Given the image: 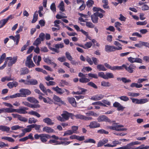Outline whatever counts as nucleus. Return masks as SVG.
Instances as JSON below:
<instances>
[{
	"label": "nucleus",
	"instance_id": "a878e982",
	"mask_svg": "<svg viewBox=\"0 0 149 149\" xmlns=\"http://www.w3.org/2000/svg\"><path fill=\"white\" fill-rule=\"evenodd\" d=\"M38 12L36 11L35 12L33 16V18L31 21V23H35L37 20L38 17Z\"/></svg>",
	"mask_w": 149,
	"mask_h": 149
},
{
	"label": "nucleus",
	"instance_id": "09e8293b",
	"mask_svg": "<svg viewBox=\"0 0 149 149\" xmlns=\"http://www.w3.org/2000/svg\"><path fill=\"white\" fill-rule=\"evenodd\" d=\"M41 41L40 38H38L34 42L33 45L38 46V45L41 43Z\"/></svg>",
	"mask_w": 149,
	"mask_h": 149
},
{
	"label": "nucleus",
	"instance_id": "f704fd0d",
	"mask_svg": "<svg viewBox=\"0 0 149 149\" xmlns=\"http://www.w3.org/2000/svg\"><path fill=\"white\" fill-rule=\"evenodd\" d=\"M28 114L36 116L38 118H39L40 117V115L37 112L34 111H29L28 113Z\"/></svg>",
	"mask_w": 149,
	"mask_h": 149
},
{
	"label": "nucleus",
	"instance_id": "393cba45",
	"mask_svg": "<svg viewBox=\"0 0 149 149\" xmlns=\"http://www.w3.org/2000/svg\"><path fill=\"white\" fill-rule=\"evenodd\" d=\"M9 127L4 125H0V130L3 131L8 132L10 130Z\"/></svg>",
	"mask_w": 149,
	"mask_h": 149
},
{
	"label": "nucleus",
	"instance_id": "9d476101",
	"mask_svg": "<svg viewBox=\"0 0 149 149\" xmlns=\"http://www.w3.org/2000/svg\"><path fill=\"white\" fill-rule=\"evenodd\" d=\"M51 138V136L49 134H41L40 140L43 143L46 142L48 139Z\"/></svg>",
	"mask_w": 149,
	"mask_h": 149
},
{
	"label": "nucleus",
	"instance_id": "473e14b6",
	"mask_svg": "<svg viewBox=\"0 0 149 149\" xmlns=\"http://www.w3.org/2000/svg\"><path fill=\"white\" fill-rule=\"evenodd\" d=\"M85 143H90L93 144H95L96 141L93 139L88 138L86 139L84 141Z\"/></svg>",
	"mask_w": 149,
	"mask_h": 149
},
{
	"label": "nucleus",
	"instance_id": "de8ad7c7",
	"mask_svg": "<svg viewBox=\"0 0 149 149\" xmlns=\"http://www.w3.org/2000/svg\"><path fill=\"white\" fill-rule=\"evenodd\" d=\"M78 126H73L71 128L72 129V131L73 133H77L78 132L77 131L78 129Z\"/></svg>",
	"mask_w": 149,
	"mask_h": 149
},
{
	"label": "nucleus",
	"instance_id": "bb28decb",
	"mask_svg": "<svg viewBox=\"0 0 149 149\" xmlns=\"http://www.w3.org/2000/svg\"><path fill=\"white\" fill-rule=\"evenodd\" d=\"M31 127V125H28L27 126V128H25L24 129L22 130V131L23 132H24L25 133L29 132L31 130V129H32Z\"/></svg>",
	"mask_w": 149,
	"mask_h": 149
},
{
	"label": "nucleus",
	"instance_id": "ddd939ff",
	"mask_svg": "<svg viewBox=\"0 0 149 149\" xmlns=\"http://www.w3.org/2000/svg\"><path fill=\"white\" fill-rule=\"evenodd\" d=\"M88 126L91 128H94L99 127L100 126V124L96 121H93L90 123Z\"/></svg>",
	"mask_w": 149,
	"mask_h": 149
},
{
	"label": "nucleus",
	"instance_id": "4c0bfd02",
	"mask_svg": "<svg viewBox=\"0 0 149 149\" xmlns=\"http://www.w3.org/2000/svg\"><path fill=\"white\" fill-rule=\"evenodd\" d=\"M110 69L112 70H122V67L121 66H111Z\"/></svg>",
	"mask_w": 149,
	"mask_h": 149
},
{
	"label": "nucleus",
	"instance_id": "423d86ee",
	"mask_svg": "<svg viewBox=\"0 0 149 149\" xmlns=\"http://www.w3.org/2000/svg\"><path fill=\"white\" fill-rule=\"evenodd\" d=\"M20 97H26V95H29L31 94V92L28 89H21L19 90Z\"/></svg>",
	"mask_w": 149,
	"mask_h": 149
},
{
	"label": "nucleus",
	"instance_id": "f03ea898",
	"mask_svg": "<svg viewBox=\"0 0 149 149\" xmlns=\"http://www.w3.org/2000/svg\"><path fill=\"white\" fill-rule=\"evenodd\" d=\"M123 127L122 125H118L117 123H115L111 126H108L107 128L113 130H115L118 131H125L127 130L126 128H121Z\"/></svg>",
	"mask_w": 149,
	"mask_h": 149
},
{
	"label": "nucleus",
	"instance_id": "0e129e2a",
	"mask_svg": "<svg viewBox=\"0 0 149 149\" xmlns=\"http://www.w3.org/2000/svg\"><path fill=\"white\" fill-rule=\"evenodd\" d=\"M97 133L100 134H108L109 132L103 129H101L97 131Z\"/></svg>",
	"mask_w": 149,
	"mask_h": 149
},
{
	"label": "nucleus",
	"instance_id": "aec40b11",
	"mask_svg": "<svg viewBox=\"0 0 149 149\" xmlns=\"http://www.w3.org/2000/svg\"><path fill=\"white\" fill-rule=\"evenodd\" d=\"M43 131L49 133L54 132L53 129L47 126L44 127L43 128Z\"/></svg>",
	"mask_w": 149,
	"mask_h": 149
},
{
	"label": "nucleus",
	"instance_id": "3c124183",
	"mask_svg": "<svg viewBox=\"0 0 149 149\" xmlns=\"http://www.w3.org/2000/svg\"><path fill=\"white\" fill-rule=\"evenodd\" d=\"M18 119L21 121L24 122H27L28 121V119L27 118L22 117L20 115L19 116Z\"/></svg>",
	"mask_w": 149,
	"mask_h": 149
},
{
	"label": "nucleus",
	"instance_id": "338daca9",
	"mask_svg": "<svg viewBox=\"0 0 149 149\" xmlns=\"http://www.w3.org/2000/svg\"><path fill=\"white\" fill-rule=\"evenodd\" d=\"M128 95L130 96L134 97L138 96L139 94V93L129 92L128 93Z\"/></svg>",
	"mask_w": 149,
	"mask_h": 149
},
{
	"label": "nucleus",
	"instance_id": "37998d69",
	"mask_svg": "<svg viewBox=\"0 0 149 149\" xmlns=\"http://www.w3.org/2000/svg\"><path fill=\"white\" fill-rule=\"evenodd\" d=\"M39 88L44 93H47L46 89L43 84L40 83V84Z\"/></svg>",
	"mask_w": 149,
	"mask_h": 149
},
{
	"label": "nucleus",
	"instance_id": "b1692460",
	"mask_svg": "<svg viewBox=\"0 0 149 149\" xmlns=\"http://www.w3.org/2000/svg\"><path fill=\"white\" fill-rule=\"evenodd\" d=\"M91 19L93 23H97L98 22V17L97 16L95 15V13L93 15L91 16Z\"/></svg>",
	"mask_w": 149,
	"mask_h": 149
},
{
	"label": "nucleus",
	"instance_id": "ea45409f",
	"mask_svg": "<svg viewBox=\"0 0 149 149\" xmlns=\"http://www.w3.org/2000/svg\"><path fill=\"white\" fill-rule=\"evenodd\" d=\"M58 7L59 8L60 10L62 11H64L65 10L64 8V3L63 1H61L60 3L58 6Z\"/></svg>",
	"mask_w": 149,
	"mask_h": 149
},
{
	"label": "nucleus",
	"instance_id": "f8f14e48",
	"mask_svg": "<svg viewBox=\"0 0 149 149\" xmlns=\"http://www.w3.org/2000/svg\"><path fill=\"white\" fill-rule=\"evenodd\" d=\"M104 97V95L100 94L96 95L92 97L91 99L92 100L94 101L99 100L103 99Z\"/></svg>",
	"mask_w": 149,
	"mask_h": 149
},
{
	"label": "nucleus",
	"instance_id": "4be33fe9",
	"mask_svg": "<svg viewBox=\"0 0 149 149\" xmlns=\"http://www.w3.org/2000/svg\"><path fill=\"white\" fill-rule=\"evenodd\" d=\"M18 85V83L16 81L9 82L7 86L10 88H12L13 87H16Z\"/></svg>",
	"mask_w": 149,
	"mask_h": 149
},
{
	"label": "nucleus",
	"instance_id": "5fc2aeb1",
	"mask_svg": "<svg viewBox=\"0 0 149 149\" xmlns=\"http://www.w3.org/2000/svg\"><path fill=\"white\" fill-rule=\"evenodd\" d=\"M65 56L67 59L69 61L72 60V59H73V58L70 55V54L68 52H67L65 53Z\"/></svg>",
	"mask_w": 149,
	"mask_h": 149
},
{
	"label": "nucleus",
	"instance_id": "c85d7f7f",
	"mask_svg": "<svg viewBox=\"0 0 149 149\" xmlns=\"http://www.w3.org/2000/svg\"><path fill=\"white\" fill-rule=\"evenodd\" d=\"M86 77H83L79 79V81L80 82L82 83H86L90 81V80L86 78Z\"/></svg>",
	"mask_w": 149,
	"mask_h": 149
},
{
	"label": "nucleus",
	"instance_id": "39448f33",
	"mask_svg": "<svg viewBox=\"0 0 149 149\" xmlns=\"http://www.w3.org/2000/svg\"><path fill=\"white\" fill-rule=\"evenodd\" d=\"M131 99L133 103L137 104H143L147 102L148 101V99L146 98L140 99L137 98H131Z\"/></svg>",
	"mask_w": 149,
	"mask_h": 149
},
{
	"label": "nucleus",
	"instance_id": "052dcab7",
	"mask_svg": "<svg viewBox=\"0 0 149 149\" xmlns=\"http://www.w3.org/2000/svg\"><path fill=\"white\" fill-rule=\"evenodd\" d=\"M37 121V120L35 119V118H29V119L28 122L29 124H32V123H35Z\"/></svg>",
	"mask_w": 149,
	"mask_h": 149
},
{
	"label": "nucleus",
	"instance_id": "c9c22d12",
	"mask_svg": "<svg viewBox=\"0 0 149 149\" xmlns=\"http://www.w3.org/2000/svg\"><path fill=\"white\" fill-rule=\"evenodd\" d=\"M53 99L55 101L58 102H60L62 104H64V102L61 100V98L57 96L54 95L53 97Z\"/></svg>",
	"mask_w": 149,
	"mask_h": 149
},
{
	"label": "nucleus",
	"instance_id": "774afa93",
	"mask_svg": "<svg viewBox=\"0 0 149 149\" xmlns=\"http://www.w3.org/2000/svg\"><path fill=\"white\" fill-rule=\"evenodd\" d=\"M88 75L89 77H90L93 78L97 79L98 78L97 74H95L89 73L88 74Z\"/></svg>",
	"mask_w": 149,
	"mask_h": 149
},
{
	"label": "nucleus",
	"instance_id": "c03bdc74",
	"mask_svg": "<svg viewBox=\"0 0 149 149\" xmlns=\"http://www.w3.org/2000/svg\"><path fill=\"white\" fill-rule=\"evenodd\" d=\"M122 24L119 22H117L115 23V26L117 29L119 31H121V29L119 27L121 26Z\"/></svg>",
	"mask_w": 149,
	"mask_h": 149
},
{
	"label": "nucleus",
	"instance_id": "1a4fd4ad",
	"mask_svg": "<svg viewBox=\"0 0 149 149\" xmlns=\"http://www.w3.org/2000/svg\"><path fill=\"white\" fill-rule=\"evenodd\" d=\"M127 59L128 61L132 63L135 62L141 63L142 62V60L139 58H134L130 57L127 58Z\"/></svg>",
	"mask_w": 149,
	"mask_h": 149
},
{
	"label": "nucleus",
	"instance_id": "cd10ccee",
	"mask_svg": "<svg viewBox=\"0 0 149 149\" xmlns=\"http://www.w3.org/2000/svg\"><path fill=\"white\" fill-rule=\"evenodd\" d=\"M25 64L29 68L34 67L35 66V65L33 63L32 60L30 61L26 62Z\"/></svg>",
	"mask_w": 149,
	"mask_h": 149
},
{
	"label": "nucleus",
	"instance_id": "69168bd1",
	"mask_svg": "<svg viewBox=\"0 0 149 149\" xmlns=\"http://www.w3.org/2000/svg\"><path fill=\"white\" fill-rule=\"evenodd\" d=\"M30 85H35L37 84L38 83V81L35 79H30Z\"/></svg>",
	"mask_w": 149,
	"mask_h": 149
},
{
	"label": "nucleus",
	"instance_id": "e433bc0d",
	"mask_svg": "<svg viewBox=\"0 0 149 149\" xmlns=\"http://www.w3.org/2000/svg\"><path fill=\"white\" fill-rule=\"evenodd\" d=\"M48 143H54L55 145H60L61 144V142H59L56 140L51 139L49 141Z\"/></svg>",
	"mask_w": 149,
	"mask_h": 149
},
{
	"label": "nucleus",
	"instance_id": "603ef678",
	"mask_svg": "<svg viewBox=\"0 0 149 149\" xmlns=\"http://www.w3.org/2000/svg\"><path fill=\"white\" fill-rule=\"evenodd\" d=\"M86 60L90 65H92L93 64V62L91 58L88 56H87L86 57Z\"/></svg>",
	"mask_w": 149,
	"mask_h": 149
},
{
	"label": "nucleus",
	"instance_id": "680f3d73",
	"mask_svg": "<svg viewBox=\"0 0 149 149\" xmlns=\"http://www.w3.org/2000/svg\"><path fill=\"white\" fill-rule=\"evenodd\" d=\"M21 128H23V127H22L18 125L13 126L11 127L12 130H16Z\"/></svg>",
	"mask_w": 149,
	"mask_h": 149
},
{
	"label": "nucleus",
	"instance_id": "e2e57ef3",
	"mask_svg": "<svg viewBox=\"0 0 149 149\" xmlns=\"http://www.w3.org/2000/svg\"><path fill=\"white\" fill-rule=\"evenodd\" d=\"M56 5L54 3H53L50 6V9L54 12L56 11Z\"/></svg>",
	"mask_w": 149,
	"mask_h": 149
},
{
	"label": "nucleus",
	"instance_id": "5701e85b",
	"mask_svg": "<svg viewBox=\"0 0 149 149\" xmlns=\"http://www.w3.org/2000/svg\"><path fill=\"white\" fill-rule=\"evenodd\" d=\"M27 100L31 103L37 104L39 103V102L35 98L33 97H29L27 98Z\"/></svg>",
	"mask_w": 149,
	"mask_h": 149
},
{
	"label": "nucleus",
	"instance_id": "4468645a",
	"mask_svg": "<svg viewBox=\"0 0 149 149\" xmlns=\"http://www.w3.org/2000/svg\"><path fill=\"white\" fill-rule=\"evenodd\" d=\"M113 106L117 108V110L118 111H123L125 107H123L120 103L118 102H115L113 104Z\"/></svg>",
	"mask_w": 149,
	"mask_h": 149
},
{
	"label": "nucleus",
	"instance_id": "f3484780",
	"mask_svg": "<svg viewBox=\"0 0 149 149\" xmlns=\"http://www.w3.org/2000/svg\"><path fill=\"white\" fill-rule=\"evenodd\" d=\"M72 114V113H69L68 112L65 111L63 113L61 114V116L64 118V120H68V119L69 117Z\"/></svg>",
	"mask_w": 149,
	"mask_h": 149
},
{
	"label": "nucleus",
	"instance_id": "7ed1b4c3",
	"mask_svg": "<svg viewBox=\"0 0 149 149\" xmlns=\"http://www.w3.org/2000/svg\"><path fill=\"white\" fill-rule=\"evenodd\" d=\"M122 49L121 47H117L114 46L106 45L105 46V50L107 52H114L116 50H121Z\"/></svg>",
	"mask_w": 149,
	"mask_h": 149
},
{
	"label": "nucleus",
	"instance_id": "72a5a7b5",
	"mask_svg": "<svg viewBox=\"0 0 149 149\" xmlns=\"http://www.w3.org/2000/svg\"><path fill=\"white\" fill-rule=\"evenodd\" d=\"M97 68L99 71H105L107 70L104 66L102 64H99L97 66Z\"/></svg>",
	"mask_w": 149,
	"mask_h": 149
},
{
	"label": "nucleus",
	"instance_id": "bf43d9fd",
	"mask_svg": "<svg viewBox=\"0 0 149 149\" xmlns=\"http://www.w3.org/2000/svg\"><path fill=\"white\" fill-rule=\"evenodd\" d=\"M116 149H131V148L130 147L129 143H128L125 146L117 148Z\"/></svg>",
	"mask_w": 149,
	"mask_h": 149
},
{
	"label": "nucleus",
	"instance_id": "f257e3e1",
	"mask_svg": "<svg viewBox=\"0 0 149 149\" xmlns=\"http://www.w3.org/2000/svg\"><path fill=\"white\" fill-rule=\"evenodd\" d=\"M140 143L138 141H136L131 142L129 143L131 149H148L149 148V146H145V145L143 144L141 145L138 147L135 148H133L132 146L134 145H136L140 144Z\"/></svg>",
	"mask_w": 149,
	"mask_h": 149
},
{
	"label": "nucleus",
	"instance_id": "864d4df0",
	"mask_svg": "<svg viewBox=\"0 0 149 149\" xmlns=\"http://www.w3.org/2000/svg\"><path fill=\"white\" fill-rule=\"evenodd\" d=\"M31 125L32 128H34L36 130H40L41 126L40 125H37L36 124H33Z\"/></svg>",
	"mask_w": 149,
	"mask_h": 149
},
{
	"label": "nucleus",
	"instance_id": "412c9836",
	"mask_svg": "<svg viewBox=\"0 0 149 149\" xmlns=\"http://www.w3.org/2000/svg\"><path fill=\"white\" fill-rule=\"evenodd\" d=\"M44 122L47 124L48 125H52L54 124L51 119L49 118H46L43 119Z\"/></svg>",
	"mask_w": 149,
	"mask_h": 149
},
{
	"label": "nucleus",
	"instance_id": "49530a36",
	"mask_svg": "<svg viewBox=\"0 0 149 149\" xmlns=\"http://www.w3.org/2000/svg\"><path fill=\"white\" fill-rule=\"evenodd\" d=\"M6 19H3L0 21V28L2 27L7 22Z\"/></svg>",
	"mask_w": 149,
	"mask_h": 149
},
{
	"label": "nucleus",
	"instance_id": "13d9d810",
	"mask_svg": "<svg viewBox=\"0 0 149 149\" xmlns=\"http://www.w3.org/2000/svg\"><path fill=\"white\" fill-rule=\"evenodd\" d=\"M119 98L121 100L125 102L128 101L129 100V98L125 96H121Z\"/></svg>",
	"mask_w": 149,
	"mask_h": 149
},
{
	"label": "nucleus",
	"instance_id": "6e6552de",
	"mask_svg": "<svg viewBox=\"0 0 149 149\" xmlns=\"http://www.w3.org/2000/svg\"><path fill=\"white\" fill-rule=\"evenodd\" d=\"M17 60V57H15L13 58L12 57H7L6 58V60L7 62L8 61V66L10 67L13 64L15 63L16 61Z\"/></svg>",
	"mask_w": 149,
	"mask_h": 149
},
{
	"label": "nucleus",
	"instance_id": "a19ab883",
	"mask_svg": "<svg viewBox=\"0 0 149 149\" xmlns=\"http://www.w3.org/2000/svg\"><path fill=\"white\" fill-rule=\"evenodd\" d=\"M105 79H107L109 78H113L114 77V76L112 73L107 72L106 74Z\"/></svg>",
	"mask_w": 149,
	"mask_h": 149
},
{
	"label": "nucleus",
	"instance_id": "2eb2a0df",
	"mask_svg": "<svg viewBox=\"0 0 149 149\" xmlns=\"http://www.w3.org/2000/svg\"><path fill=\"white\" fill-rule=\"evenodd\" d=\"M28 109V108L24 107L22 108L16 109V112L20 114H25L27 113V112L26 111V110Z\"/></svg>",
	"mask_w": 149,
	"mask_h": 149
},
{
	"label": "nucleus",
	"instance_id": "a18cd8bd",
	"mask_svg": "<svg viewBox=\"0 0 149 149\" xmlns=\"http://www.w3.org/2000/svg\"><path fill=\"white\" fill-rule=\"evenodd\" d=\"M101 85L104 87H109L111 86V84L108 82L103 81L101 82Z\"/></svg>",
	"mask_w": 149,
	"mask_h": 149
},
{
	"label": "nucleus",
	"instance_id": "a211bd4d",
	"mask_svg": "<svg viewBox=\"0 0 149 149\" xmlns=\"http://www.w3.org/2000/svg\"><path fill=\"white\" fill-rule=\"evenodd\" d=\"M52 89L54 91H56L57 93L61 94L64 92V90L58 87V86H57L55 87L52 88Z\"/></svg>",
	"mask_w": 149,
	"mask_h": 149
},
{
	"label": "nucleus",
	"instance_id": "dca6fc26",
	"mask_svg": "<svg viewBox=\"0 0 149 149\" xmlns=\"http://www.w3.org/2000/svg\"><path fill=\"white\" fill-rule=\"evenodd\" d=\"M9 38L14 40L15 42L16 41V44L17 45L19 41L20 38V36L19 34L16 35L15 37L13 36H10L9 37Z\"/></svg>",
	"mask_w": 149,
	"mask_h": 149
},
{
	"label": "nucleus",
	"instance_id": "20e7f679",
	"mask_svg": "<svg viewBox=\"0 0 149 149\" xmlns=\"http://www.w3.org/2000/svg\"><path fill=\"white\" fill-rule=\"evenodd\" d=\"M122 69L124 68L125 70L130 73H132L135 69L136 66L134 64H130L128 67L125 64H123L122 65Z\"/></svg>",
	"mask_w": 149,
	"mask_h": 149
},
{
	"label": "nucleus",
	"instance_id": "2f4dec72",
	"mask_svg": "<svg viewBox=\"0 0 149 149\" xmlns=\"http://www.w3.org/2000/svg\"><path fill=\"white\" fill-rule=\"evenodd\" d=\"M21 75H24L28 73L29 72V70L26 68H22L21 71Z\"/></svg>",
	"mask_w": 149,
	"mask_h": 149
},
{
	"label": "nucleus",
	"instance_id": "8fccbe9b",
	"mask_svg": "<svg viewBox=\"0 0 149 149\" xmlns=\"http://www.w3.org/2000/svg\"><path fill=\"white\" fill-rule=\"evenodd\" d=\"M87 85L95 89H97V86L92 81L88 82L87 84Z\"/></svg>",
	"mask_w": 149,
	"mask_h": 149
},
{
	"label": "nucleus",
	"instance_id": "0eeeda50",
	"mask_svg": "<svg viewBox=\"0 0 149 149\" xmlns=\"http://www.w3.org/2000/svg\"><path fill=\"white\" fill-rule=\"evenodd\" d=\"M74 116L77 119L85 120H91L93 119V118L91 117H87L80 114L75 115Z\"/></svg>",
	"mask_w": 149,
	"mask_h": 149
},
{
	"label": "nucleus",
	"instance_id": "58836bf2",
	"mask_svg": "<svg viewBox=\"0 0 149 149\" xmlns=\"http://www.w3.org/2000/svg\"><path fill=\"white\" fill-rule=\"evenodd\" d=\"M85 22L86 25L88 27L93 28L95 27V25L91 22L86 21Z\"/></svg>",
	"mask_w": 149,
	"mask_h": 149
},
{
	"label": "nucleus",
	"instance_id": "7c9ffc66",
	"mask_svg": "<svg viewBox=\"0 0 149 149\" xmlns=\"http://www.w3.org/2000/svg\"><path fill=\"white\" fill-rule=\"evenodd\" d=\"M78 90H79V93L80 94H84L87 92V90L80 87H78Z\"/></svg>",
	"mask_w": 149,
	"mask_h": 149
},
{
	"label": "nucleus",
	"instance_id": "6ab92c4d",
	"mask_svg": "<svg viewBox=\"0 0 149 149\" xmlns=\"http://www.w3.org/2000/svg\"><path fill=\"white\" fill-rule=\"evenodd\" d=\"M68 101L74 107L77 106L76 102L75 99L74 97H68Z\"/></svg>",
	"mask_w": 149,
	"mask_h": 149
},
{
	"label": "nucleus",
	"instance_id": "c756f323",
	"mask_svg": "<svg viewBox=\"0 0 149 149\" xmlns=\"http://www.w3.org/2000/svg\"><path fill=\"white\" fill-rule=\"evenodd\" d=\"M14 112H16V109L11 108H5V112L10 113Z\"/></svg>",
	"mask_w": 149,
	"mask_h": 149
},
{
	"label": "nucleus",
	"instance_id": "79ce46f5",
	"mask_svg": "<svg viewBox=\"0 0 149 149\" xmlns=\"http://www.w3.org/2000/svg\"><path fill=\"white\" fill-rule=\"evenodd\" d=\"M143 85L141 84H139L137 83H132L131 85L130 86L131 87H136L137 88H140L142 87Z\"/></svg>",
	"mask_w": 149,
	"mask_h": 149
},
{
	"label": "nucleus",
	"instance_id": "9b49d317",
	"mask_svg": "<svg viewBox=\"0 0 149 149\" xmlns=\"http://www.w3.org/2000/svg\"><path fill=\"white\" fill-rule=\"evenodd\" d=\"M97 121L100 122H109L110 120L106 116L104 115H101L99 116L97 118Z\"/></svg>",
	"mask_w": 149,
	"mask_h": 149
},
{
	"label": "nucleus",
	"instance_id": "6e6d98bb",
	"mask_svg": "<svg viewBox=\"0 0 149 149\" xmlns=\"http://www.w3.org/2000/svg\"><path fill=\"white\" fill-rule=\"evenodd\" d=\"M94 3V1L92 0H88L86 2V5L88 7H91Z\"/></svg>",
	"mask_w": 149,
	"mask_h": 149
},
{
	"label": "nucleus",
	"instance_id": "4d7b16f0",
	"mask_svg": "<svg viewBox=\"0 0 149 149\" xmlns=\"http://www.w3.org/2000/svg\"><path fill=\"white\" fill-rule=\"evenodd\" d=\"M43 101L45 103H49V104H51V100L50 98L49 97H47V98L44 97L43 99Z\"/></svg>",
	"mask_w": 149,
	"mask_h": 149
}]
</instances>
